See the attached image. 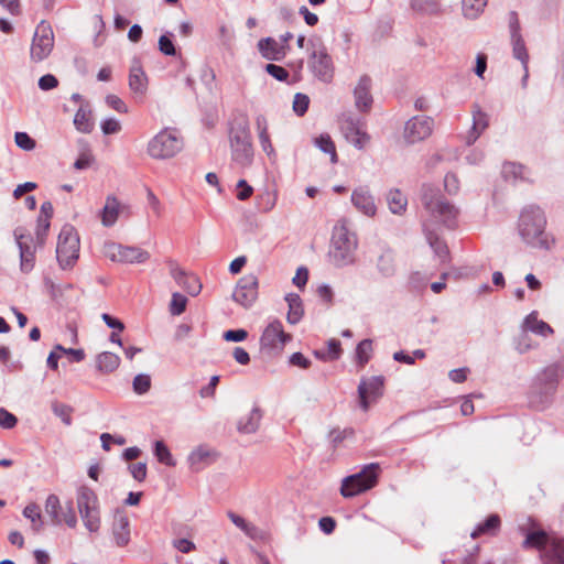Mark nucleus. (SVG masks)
<instances>
[{
	"label": "nucleus",
	"mask_w": 564,
	"mask_h": 564,
	"mask_svg": "<svg viewBox=\"0 0 564 564\" xmlns=\"http://www.w3.org/2000/svg\"><path fill=\"white\" fill-rule=\"evenodd\" d=\"M79 256V237L72 225L62 227L56 246V258L61 269L74 267Z\"/></svg>",
	"instance_id": "obj_7"
},
{
	"label": "nucleus",
	"mask_w": 564,
	"mask_h": 564,
	"mask_svg": "<svg viewBox=\"0 0 564 564\" xmlns=\"http://www.w3.org/2000/svg\"><path fill=\"white\" fill-rule=\"evenodd\" d=\"M104 253L111 261L122 263H142L150 258L148 251L137 247H126L115 242H108L104 247Z\"/></svg>",
	"instance_id": "obj_12"
},
{
	"label": "nucleus",
	"mask_w": 564,
	"mask_h": 564,
	"mask_svg": "<svg viewBox=\"0 0 564 564\" xmlns=\"http://www.w3.org/2000/svg\"><path fill=\"white\" fill-rule=\"evenodd\" d=\"M217 457V453L206 445L195 447L188 455L187 462L192 471H200L212 464Z\"/></svg>",
	"instance_id": "obj_22"
},
{
	"label": "nucleus",
	"mask_w": 564,
	"mask_h": 564,
	"mask_svg": "<svg viewBox=\"0 0 564 564\" xmlns=\"http://www.w3.org/2000/svg\"><path fill=\"white\" fill-rule=\"evenodd\" d=\"M372 80L368 75H362L355 88H354V100L355 107L359 112L370 111L373 102L371 95Z\"/></svg>",
	"instance_id": "obj_20"
},
{
	"label": "nucleus",
	"mask_w": 564,
	"mask_h": 564,
	"mask_svg": "<svg viewBox=\"0 0 564 564\" xmlns=\"http://www.w3.org/2000/svg\"><path fill=\"white\" fill-rule=\"evenodd\" d=\"M350 202L352 206L364 216L372 218L377 214V204L368 186L361 185L351 192Z\"/></svg>",
	"instance_id": "obj_18"
},
{
	"label": "nucleus",
	"mask_w": 564,
	"mask_h": 564,
	"mask_svg": "<svg viewBox=\"0 0 564 564\" xmlns=\"http://www.w3.org/2000/svg\"><path fill=\"white\" fill-rule=\"evenodd\" d=\"M105 101L110 108H112L113 110H116L120 113L128 112V107H127L126 102L117 95H112V94L107 95L105 98Z\"/></svg>",
	"instance_id": "obj_57"
},
{
	"label": "nucleus",
	"mask_w": 564,
	"mask_h": 564,
	"mask_svg": "<svg viewBox=\"0 0 564 564\" xmlns=\"http://www.w3.org/2000/svg\"><path fill=\"white\" fill-rule=\"evenodd\" d=\"M423 231L434 253L441 259L442 262L446 261L448 256V248L446 243L440 239L438 235L436 234V229H430V225L427 224L425 225V228H423Z\"/></svg>",
	"instance_id": "obj_32"
},
{
	"label": "nucleus",
	"mask_w": 564,
	"mask_h": 564,
	"mask_svg": "<svg viewBox=\"0 0 564 564\" xmlns=\"http://www.w3.org/2000/svg\"><path fill=\"white\" fill-rule=\"evenodd\" d=\"M172 545L181 553L188 554L196 550L194 542L187 539H175L172 541Z\"/></svg>",
	"instance_id": "obj_61"
},
{
	"label": "nucleus",
	"mask_w": 564,
	"mask_h": 564,
	"mask_svg": "<svg viewBox=\"0 0 564 564\" xmlns=\"http://www.w3.org/2000/svg\"><path fill=\"white\" fill-rule=\"evenodd\" d=\"M182 148L180 135L174 130L164 128L149 140L147 153L154 160H167L175 156Z\"/></svg>",
	"instance_id": "obj_5"
},
{
	"label": "nucleus",
	"mask_w": 564,
	"mask_h": 564,
	"mask_svg": "<svg viewBox=\"0 0 564 564\" xmlns=\"http://www.w3.org/2000/svg\"><path fill=\"white\" fill-rule=\"evenodd\" d=\"M310 99L306 95L297 93L293 100V110L299 115L303 116L308 108Z\"/></svg>",
	"instance_id": "obj_56"
},
{
	"label": "nucleus",
	"mask_w": 564,
	"mask_h": 564,
	"mask_svg": "<svg viewBox=\"0 0 564 564\" xmlns=\"http://www.w3.org/2000/svg\"><path fill=\"white\" fill-rule=\"evenodd\" d=\"M77 508L85 528L95 533L100 529L98 498L88 487L83 486L77 491Z\"/></svg>",
	"instance_id": "obj_9"
},
{
	"label": "nucleus",
	"mask_w": 564,
	"mask_h": 564,
	"mask_svg": "<svg viewBox=\"0 0 564 564\" xmlns=\"http://www.w3.org/2000/svg\"><path fill=\"white\" fill-rule=\"evenodd\" d=\"M74 126L82 133H90L94 130V120L88 105H82L75 113Z\"/></svg>",
	"instance_id": "obj_30"
},
{
	"label": "nucleus",
	"mask_w": 564,
	"mask_h": 564,
	"mask_svg": "<svg viewBox=\"0 0 564 564\" xmlns=\"http://www.w3.org/2000/svg\"><path fill=\"white\" fill-rule=\"evenodd\" d=\"M173 34H164L161 35L158 42L159 51L166 55V56H175L176 55V48L172 41Z\"/></svg>",
	"instance_id": "obj_54"
},
{
	"label": "nucleus",
	"mask_w": 564,
	"mask_h": 564,
	"mask_svg": "<svg viewBox=\"0 0 564 564\" xmlns=\"http://www.w3.org/2000/svg\"><path fill=\"white\" fill-rule=\"evenodd\" d=\"M372 354V341L370 339L361 340L356 347V359L360 367H364Z\"/></svg>",
	"instance_id": "obj_48"
},
{
	"label": "nucleus",
	"mask_w": 564,
	"mask_h": 564,
	"mask_svg": "<svg viewBox=\"0 0 564 564\" xmlns=\"http://www.w3.org/2000/svg\"><path fill=\"white\" fill-rule=\"evenodd\" d=\"M523 327L542 337L553 334V328L544 321L538 319V312H531L523 321Z\"/></svg>",
	"instance_id": "obj_31"
},
{
	"label": "nucleus",
	"mask_w": 564,
	"mask_h": 564,
	"mask_svg": "<svg viewBox=\"0 0 564 564\" xmlns=\"http://www.w3.org/2000/svg\"><path fill=\"white\" fill-rule=\"evenodd\" d=\"M541 557L544 564H564V540L553 539Z\"/></svg>",
	"instance_id": "obj_29"
},
{
	"label": "nucleus",
	"mask_w": 564,
	"mask_h": 564,
	"mask_svg": "<svg viewBox=\"0 0 564 564\" xmlns=\"http://www.w3.org/2000/svg\"><path fill=\"white\" fill-rule=\"evenodd\" d=\"M307 67L318 80L330 83L334 77V64L327 48L321 41H308Z\"/></svg>",
	"instance_id": "obj_6"
},
{
	"label": "nucleus",
	"mask_w": 564,
	"mask_h": 564,
	"mask_svg": "<svg viewBox=\"0 0 564 564\" xmlns=\"http://www.w3.org/2000/svg\"><path fill=\"white\" fill-rule=\"evenodd\" d=\"M434 130V120L429 116H414L405 122L403 138L408 144L427 139Z\"/></svg>",
	"instance_id": "obj_13"
},
{
	"label": "nucleus",
	"mask_w": 564,
	"mask_h": 564,
	"mask_svg": "<svg viewBox=\"0 0 564 564\" xmlns=\"http://www.w3.org/2000/svg\"><path fill=\"white\" fill-rule=\"evenodd\" d=\"M18 423V419L14 414L6 410L4 408H0V426L3 429H13Z\"/></svg>",
	"instance_id": "obj_58"
},
{
	"label": "nucleus",
	"mask_w": 564,
	"mask_h": 564,
	"mask_svg": "<svg viewBox=\"0 0 564 564\" xmlns=\"http://www.w3.org/2000/svg\"><path fill=\"white\" fill-rule=\"evenodd\" d=\"M563 372L564 369L560 364H552L539 371L534 376L532 382L546 387L549 390L556 392L557 384Z\"/></svg>",
	"instance_id": "obj_23"
},
{
	"label": "nucleus",
	"mask_w": 564,
	"mask_h": 564,
	"mask_svg": "<svg viewBox=\"0 0 564 564\" xmlns=\"http://www.w3.org/2000/svg\"><path fill=\"white\" fill-rule=\"evenodd\" d=\"M473 124L467 137V143L473 144L480 134L487 129L489 124L488 115L481 110L478 104H474L471 107Z\"/></svg>",
	"instance_id": "obj_26"
},
{
	"label": "nucleus",
	"mask_w": 564,
	"mask_h": 564,
	"mask_svg": "<svg viewBox=\"0 0 564 564\" xmlns=\"http://www.w3.org/2000/svg\"><path fill=\"white\" fill-rule=\"evenodd\" d=\"M421 203L425 210L423 218V228L430 225V229H437L440 226L453 229L457 225L459 209L448 202L437 189L432 185H423L421 189Z\"/></svg>",
	"instance_id": "obj_2"
},
{
	"label": "nucleus",
	"mask_w": 564,
	"mask_h": 564,
	"mask_svg": "<svg viewBox=\"0 0 564 564\" xmlns=\"http://www.w3.org/2000/svg\"><path fill=\"white\" fill-rule=\"evenodd\" d=\"M111 533L117 546L123 547L130 542V522L123 510L117 509L113 512Z\"/></svg>",
	"instance_id": "obj_21"
},
{
	"label": "nucleus",
	"mask_w": 564,
	"mask_h": 564,
	"mask_svg": "<svg viewBox=\"0 0 564 564\" xmlns=\"http://www.w3.org/2000/svg\"><path fill=\"white\" fill-rule=\"evenodd\" d=\"M23 516L32 523V530L39 533L43 528L41 511L37 505L30 503L23 510Z\"/></svg>",
	"instance_id": "obj_46"
},
{
	"label": "nucleus",
	"mask_w": 564,
	"mask_h": 564,
	"mask_svg": "<svg viewBox=\"0 0 564 564\" xmlns=\"http://www.w3.org/2000/svg\"><path fill=\"white\" fill-rule=\"evenodd\" d=\"M265 70L268 74H270L272 77L280 82H284L289 77L288 70L284 67L275 64H267Z\"/></svg>",
	"instance_id": "obj_60"
},
{
	"label": "nucleus",
	"mask_w": 564,
	"mask_h": 564,
	"mask_svg": "<svg viewBox=\"0 0 564 564\" xmlns=\"http://www.w3.org/2000/svg\"><path fill=\"white\" fill-rule=\"evenodd\" d=\"M384 378L373 376L369 379H361L358 386L359 405L368 411L371 402L377 401L383 393Z\"/></svg>",
	"instance_id": "obj_16"
},
{
	"label": "nucleus",
	"mask_w": 564,
	"mask_h": 564,
	"mask_svg": "<svg viewBox=\"0 0 564 564\" xmlns=\"http://www.w3.org/2000/svg\"><path fill=\"white\" fill-rule=\"evenodd\" d=\"M340 129L345 139L355 148L361 150L369 143L370 137L359 119L348 117L341 122Z\"/></svg>",
	"instance_id": "obj_17"
},
{
	"label": "nucleus",
	"mask_w": 564,
	"mask_h": 564,
	"mask_svg": "<svg viewBox=\"0 0 564 564\" xmlns=\"http://www.w3.org/2000/svg\"><path fill=\"white\" fill-rule=\"evenodd\" d=\"M133 391L137 394H144L151 388V377L147 373H139L133 378L132 381Z\"/></svg>",
	"instance_id": "obj_51"
},
{
	"label": "nucleus",
	"mask_w": 564,
	"mask_h": 564,
	"mask_svg": "<svg viewBox=\"0 0 564 564\" xmlns=\"http://www.w3.org/2000/svg\"><path fill=\"white\" fill-rule=\"evenodd\" d=\"M14 141L24 151H32L36 145L35 141L26 132H15Z\"/></svg>",
	"instance_id": "obj_55"
},
{
	"label": "nucleus",
	"mask_w": 564,
	"mask_h": 564,
	"mask_svg": "<svg viewBox=\"0 0 564 564\" xmlns=\"http://www.w3.org/2000/svg\"><path fill=\"white\" fill-rule=\"evenodd\" d=\"M314 144L316 148H318L322 152L330 155V162L336 163L337 162V153L335 143L333 142L332 138L327 133H323L314 139Z\"/></svg>",
	"instance_id": "obj_44"
},
{
	"label": "nucleus",
	"mask_w": 564,
	"mask_h": 564,
	"mask_svg": "<svg viewBox=\"0 0 564 564\" xmlns=\"http://www.w3.org/2000/svg\"><path fill=\"white\" fill-rule=\"evenodd\" d=\"M387 203L392 214L402 215L408 206L406 196L399 189H390L387 194Z\"/></svg>",
	"instance_id": "obj_39"
},
{
	"label": "nucleus",
	"mask_w": 564,
	"mask_h": 564,
	"mask_svg": "<svg viewBox=\"0 0 564 564\" xmlns=\"http://www.w3.org/2000/svg\"><path fill=\"white\" fill-rule=\"evenodd\" d=\"M285 301L288 302L289 305L286 319L290 324L295 325L301 321L304 313L302 300L299 294L289 293L285 296Z\"/></svg>",
	"instance_id": "obj_37"
},
{
	"label": "nucleus",
	"mask_w": 564,
	"mask_h": 564,
	"mask_svg": "<svg viewBox=\"0 0 564 564\" xmlns=\"http://www.w3.org/2000/svg\"><path fill=\"white\" fill-rule=\"evenodd\" d=\"M259 137V143H260V147L262 149V151L270 158V159H274L275 158V150L271 143V140H270V135L269 133H263V134H260L258 135Z\"/></svg>",
	"instance_id": "obj_63"
},
{
	"label": "nucleus",
	"mask_w": 564,
	"mask_h": 564,
	"mask_svg": "<svg viewBox=\"0 0 564 564\" xmlns=\"http://www.w3.org/2000/svg\"><path fill=\"white\" fill-rule=\"evenodd\" d=\"M129 470L131 476L137 481H143L147 477V464L145 463H137L129 465Z\"/></svg>",
	"instance_id": "obj_62"
},
{
	"label": "nucleus",
	"mask_w": 564,
	"mask_h": 564,
	"mask_svg": "<svg viewBox=\"0 0 564 564\" xmlns=\"http://www.w3.org/2000/svg\"><path fill=\"white\" fill-rule=\"evenodd\" d=\"M500 518L498 514H490L484 522L479 523L470 533L473 539L480 535H495L500 529Z\"/></svg>",
	"instance_id": "obj_38"
},
{
	"label": "nucleus",
	"mask_w": 564,
	"mask_h": 564,
	"mask_svg": "<svg viewBox=\"0 0 564 564\" xmlns=\"http://www.w3.org/2000/svg\"><path fill=\"white\" fill-rule=\"evenodd\" d=\"M291 339L292 336L284 332L282 322L273 319L267 325L261 335V349L268 351H281L285 344Z\"/></svg>",
	"instance_id": "obj_14"
},
{
	"label": "nucleus",
	"mask_w": 564,
	"mask_h": 564,
	"mask_svg": "<svg viewBox=\"0 0 564 564\" xmlns=\"http://www.w3.org/2000/svg\"><path fill=\"white\" fill-rule=\"evenodd\" d=\"M546 216L542 208L535 205L524 207L517 226L521 241L532 249L551 250L555 239L546 231Z\"/></svg>",
	"instance_id": "obj_1"
},
{
	"label": "nucleus",
	"mask_w": 564,
	"mask_h": 564,
	"mask_svg": "<svg viewBox=\"0 0 564 564\" xmlns=\"http://www.w3.org/2000/svg\"><path fill=\"white\" fill-rule=\"evenodd\" d=\"M502 176L507 181H525L529 180L530 171L519 163L508 162L502 166Z\"/></svg>",
	"instance_id": "obj_36"
},
{
	"label": "nucleus",
	"mask_w": 564,
	"mask_h": 564,
	"mask_svg": "<svg viewBox=\"0 0 564 564\" xmlns=\"http://www.w3.org/2000/svg\"><path fill=\"white\" fill-rule=\"evenodd\" d=\"M129 87L140 96H143L148 88V77L142 68L141 62L137 58L133 59L129 73Z\"/></svg>",
	"instance_id": "obj_27"
},
{
	"label": "nucleus",
	"mask_w": 564,
	"mask_h": 564,
	"mask_svg": "<svg viewBox=\"0 0 564 564\" xmlns=\"http://www.w3.org/2000/svg\"><path fill=\"white\" fill-rule=\"evenodd\" d=\"M261 56L267 61H281L285 57V48L273 37H263L257 44Z\"/></svg>",
	"instance_id": "obj_25"
},
{
	"label": "nucleus",
	"mask_w": 564,
	"mask_h": 564,
	"mask_svg": "<svg viewBox=\"0 0 564 564\" xmlns=\"http://www.w3.org/2000/svg\"><path fill=\"white\" fill-rule=\"evenodd\" d=\"M262 419V412L259 408H253L250 412L241 415L237 422V430L241 434H253L258 431Z\"/></svg>",
	"instance_id": "obj_28"
},
{
	"label": "nucleus",
	"mask_w": 564,
	"mask_h": 564,
	"mask_svg": "<svg viewBox=\"0 0 564 564\" xmlns=\"http://www.w3.org/2000/svg\"><path fill=\"white\" fill-rule=\"evenodd\" d=\"M377 268L380 273L384 276L393 275L394 268V257L390 250H383L378 257Z\"/></svg>",
	"instance_id": "obj_42"
},
{
	"label": "nucleus",
	"mask_w": 564,
	"mask_h": 564,
	"mask_svg": "<svg viewBox=\"0 0 564 564\" xmlns=\"http://www.w3.org/2000/svg\"><path fill=\"white\" fill-rule=\"evenodd\" d=\"M378 468V464L371 463L365 466L359 473L345 477L340 487L341 496L351 498L371 489L377 484Z\"/></svg>",
	"instance_id": "obj_8"
},
{
	"label": "nucleus",
	"mask_w": 564,
	"mask_h": 564,
	"mask_svg": "<svg viewBox=\"0 0 564 564\" xmlns=\"http://www.w3.org/2000/svg\"><path fill=\"white\" fill-rule=\"evenodd\" d=\"M258 297V278L254 274H247L239 279L232 293L235 302L249 308Z\"/></svg>",
	"instance_id": "obj_15"
},
{
	"label": "nucleus",
	"mask_w": 564,
	"mask_h": 564,
	"mask_svg": "<svg viewBox=\"0 0 564 564\" xmlns=\"http://www.w3.org/2000/svg\"><path fill=\"white\" fill-rule=\"evenodd\" d=\"M120 213V203L113 196L106 198L105 206L100 213L101 223L105 227H111L116 224Z\"/></svg>",
	"instance_id": "obj_33"
},
{
	"label": "nucleus",
	"mask_w": 564,
	"mask_h": 564,
	"mask_svg": "<svg viewBox=\"0 0 564 564\" xmlns=\"http://www.w3.org/2000/svg\"><path fill=\"white\" fill-rule=\"evenodd\" d=\"M488 0H463V13L467 19H477L487 6Z\"/></svg>",
	"instance_id": "obj_43"
},
{
	"label": "nucleus",
	"mask_w": 564,
	"mask_h": 564,
	"mask_svg": "<svg viewBox=\"0 0 564 564\" xmlns=\"http://www.w3.org/2000/svg\"><path fill=\"white\" fill-rule=\"evenodd\" d=\"M61 508L59 499L55 495H50L45 501V511L51 516L55 523H61L62 519L58 514Z\"/></svg>",
	"instance_id": "obj_50"
},
{
	"label": "nucleus",
	"mask_w": 564,
	"mask_h": 564,
	"mask_svg": "<svg viewBox=\"0 0 564 564\" xmlns=\"http://www.w3.org/2000/svg\"><path fill=\"white\" fill-rule=\"evenodd\" d=\"M227 517L231 520V522L239 528L248 538L252 540H258L262 538V531L252 524L251 522H248L245 518L241 516L228 511Z\"/></svg>",
	"instance_id": "obj_34"
},
{
	"label": "nucleus",
	"mask_w": 564,
	"mask_h": 564,
	"mask_svg": "<svg viewBox=\"0 0 564 564\" xmlns=\"http://www.w3.org/2000/svg\"><path fill=\"white\" fill-rule=\"evenodd\" d=\"M229 143L232 161L241 167L250 166L253 161V147L247 117H241L232 123Z\"/></svg>",
	"instance_id": "obj_4"
},
{
	"label": "nucleus",
	"mask_w": 564,
	"mask_h": 564,
	"mask_svg": "<svg viewBox=\"0 0 564 564\" xmlns=\"http://www.w3.org/2000/svg\"><path fill=\"white\" fill-rule=\"evenodd\" d=\"M357 248L358 238L356 232L349 228L348 219L340 218L332 231L328 251L329 262L336 268H344L355 263Z\"/></svg>",
	"instance_id": "obj_3"
},
{
	"label": "nucleus",
	"mask_w": 564,
	"mask_h": 564,
	"mask_svg": "<svg viewBox=\"0 0 564 564\" xmlns=\"http://www.w3.org/2000/svg\"><path fill=\"white\" fill-rule=\"evenodd\" d=\"M169 268L170 274L177 283V285L186 291L189 295L196 296L200 293L202 283L196 275L187 273L174 261H169Z\"/></svg>",
	"instance_id": "obj_19"
},
{
	"label": "nucleus",
	"mask_w": 564,
	"mask_h": 564,
	"mask_svg": "<svg viewBox=\"0 0 564 564\" xmlns=\"http://www.w3.org/2000/svg\"><path fill=\"white\" fill-rule=\"evenodd\" d=\"M551 541L549 535L543 530H534L528 532L522 546L525 549H538L541 553L549 547Z\"/></svg>",
	"instance_id": "obj_35"
},
{
	"label": "nucleus",
	"mask_w": 564,
	"mask_h": 564,
	"mask_svg": "<svg viewBox=\"0 0 564 564\" xmlns=\"http://www.w3.org/2000/svg\"><path fill=\"white\" fill-rule=\"evenodd\" d=\"M511 44L513 57L520 61L522 66L529 65V54L522 35L511 37Z\"/></svg>",
	"instance_id": "obj_45"
},
{
	"label": "nucleus",
	"mask_w": 564,
	"mask_h": 564,
	"mask_svg": "<svg viewBox=\"0 0 564 564\" xmlns=\"http://www.w3.org/2000/svg\"><path fill=\"white\" fill-rule=\"evenodd\" d=\"M50 219L43 218V216L37 217L34 240H36L39 247H42L44 245L47 231L50 229Z\"/></svg>",
	"instance_id": "obj_52"
},
{
	"label": "nucleus",
	"mask_w": 564,
	"mask_h": 564,
	"mask_svg": "<svg viewBox=\"0 0 564 564\" xmlns=\"http://www.w3.org/2000/svg\"><path fill=\"white\" fill-rule=\"evenodd\" d=\"M96 365L99 371L109 373L119 367L120 358L113 352L104 351L97 356Z\"/></svg>",
	"instance_id": "obj_40"
},
{
	"label": "nucleus",
	"mask_w": 564,
	"mask_h": 564,
	"mask_svg": "<svg viewBox=\"0 0 564 564\" xmlns=\"http://www.w3.org/2000/svg\"><path fill=\"white\" fill-rule=\"evenodd\" d=\"M13 237L19 249L20 270L28 274L34 269L35 253L39 245L34 237L22 227L14 229Z\"/></svg>",
	"instance_id": "obj_10"
},
{
	"label": "nucleus",
	"mask_w": 564,
	"mask_h": 564,
	"mask_svg": "<svg viewBox=\"0 0 564 564\" xmlns=\"http://www.w3.org/2000/svg\"><path fill=\"white\" fill-rule=\"evenodd\" d=\"M186 304H187V299L182 295L181 293H173L172 294V300H171V303H170V312L172 315H181L185 308H186Z\"/></svg>",
	"instance_id": "obj_53"
},
{
	"label": "nucleus",
	"mask_w": 564,
	"mask_h": 564,
	"mask_svg": "<svg viewBox=\"0 0 564 564\" xmlns=\"http://www.w3.org/2000/svg\"><path fill=\"white\" fill-rule=\"evenodd\" d=\"M410 6L419 14H437L441 12L438 0H410Z\"/></svg>",
	"instance_id": "obj_41"
},
{
	"label": "nucleus",
	"mask_w": 564,
	"mask_h": 564,
	"mask_svg": "<svg viewBox=\"0 0 564 564\" xmlns=\"http://www.w3.org/2000/svg\"><path fill=\"white\" fill-rule=\"evenodd\" d=\"M154 456L156 459L166 466H175L176 462L173 458L169 447L163 441H155L154 443Z\"/></svg>",
	"instance_id": "obj_47"
},
{
	"label": "nucleus",
	"mask_w": 564,
	"mask_h": 564,
	"mask_svg": "<svg viewBox=\"0 0 564 564\" xmlns=\"http://www.w3.org/2000/svg\"><path fill=\"white\" fill-rule=\"evenodd\" d=\"M444 187L449 194H456L459 189V181L454 173H448L444 177Z\"/></svg>",
	"instance_id": "obj_64"
},
{
	"label": "nucleus",
	"mask_w": 564,
	"mask_h": 564,
	"mask_svg": "<svg viewBox=\"0 0 564 564\" xmlns=\"http://www.w3.org/2000/svg\"><path fill=\"white\" fill-rule=\"evenodd\" d=\"M554 394L555 391L532 382L528 392V400L532 408L536 410H544L551 404Z\"/></svg>",
	"instance_id": "obj_24"
},
{
	"label": "nucleus",
	"mask_w": 564,
	"mask_h": 564,
	"mask_svg": "<svg viewBox=\"0 0 564 564\" xmlns=\"http://www.w3.org/2000/svg\"><path fill=\"white\" fill-rule=\"evenodd\" d=\"M51 410L57 417H59L62 420V422L65 425L72 424L73 409L69 405L58 402V401H53L51 403Z\"/></svg>",
	"instance_id": "obj_49"
},
{
	"label": "nucleus",
	"mask_w": 564,
	"mask_h": 564,
	"mask_svg": "<svg viewBox=\"0 0 564 564\" xmlns=\"http://www.w3.org/2000/svg\"><path fill=\"white\" fill-rule=\"evenodd\" d=\"M104 134H115L121 130L120 122L115 118H107L100 123Z\"/></svg>",
	"instance_id": "obj_59"
},
{
	"label": "nucleus",
	"mask_w": 564,
	"mask_h": 564,
	"mask_svg": "<svg viewBox=\"0 0 564 564\" xmlns=\"http://www.w3.org/2000/svg\"><path fill=\"white\" fill-rule=\"evenodd\" d=\"M54 47V33L50 24L42 21L35 29L30 48V58L34 63L46 59Z\"/></svg>",
	"instance_id": "obj_11"
}]
</instances>
